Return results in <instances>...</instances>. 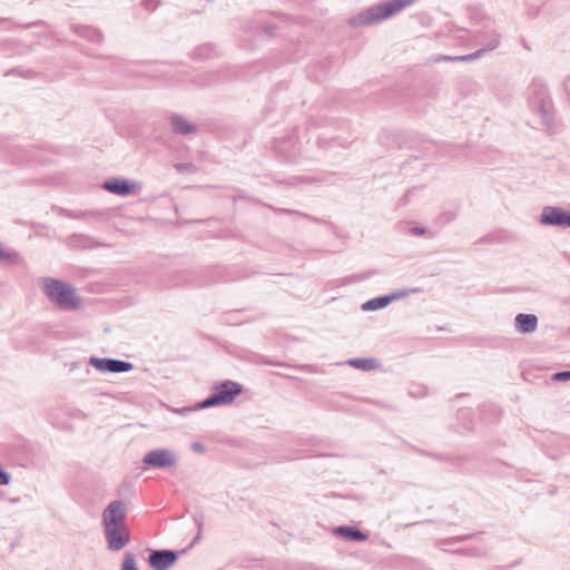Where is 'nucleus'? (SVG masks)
<instances>
[{"instance_id":"obj_35","label":"nucleus","mask_w":570,"mask_h":570,"mask_svg":"<svg viewBox=\"0 0 570 570\" xmlns=\"http://www.w3.org/2000/svg\"><path fill=\"white\" fill-rule=\"evenodd\" d=\"M274 29H275V28H274L273 26H268V27L266 28V30H265V31H266L267 33L272 35V33H273V31H274Z\"/></svg>"},{"instance_id":"obj_30","label":"nucleus","mask_w":570,"mask_h":570,"mask_svg":"<svg viewBox=\"0 0 570 570\" xmlns=\"http://www.w3.org/2000/svg\"><path fill=\"white\" fill-rule=\"evenodd\" d=\"M10 73H19L22 77L30 78L33 75V71H31V70L22 71V70H19V69H12L10 71Z\"/></svg>"},{"instance_id":"obj_14","label":"nucleus","mask_w":570,"mask_h":570,"mask_svg":"<svg viewBox=\"0 0 570 570\" xmlns=\"http://www.w3.org/2000/svg\"><path fill=\"white\" fill-rule=\"evenodd\" d=\"M171 129L175 134L187 136L196 130V126L180 115L174 114L170 117Z\"/></svg>"},{"instance_id":"obj_19","label":"nucleus","mask_w":570,"mask_h":570,"mask_svg":"<svg viewBox=\"0 0 570 570\" xmlns=\"http://www.w3.org/2000/svg\"><path fill=\"white\" fill-rule=\"evenodd\" d=\"M485 52V49H479L472 53L464 56H455V57H444V60H453V61H472L480 58Z\"/></svg>"},{"instance_id":"obj_4","label":"nucleus","mask_w":570,"mask_h":570,"mask_svg":"<svg viewBox=\"0 0 570 570\" xmlns=\"http://www.w3.org/2000/svg\"><path fill=\"white\" fill-rule=\"evenodd\" d=\"M42 283L45 295L57 307L65 311H76L80 307V297L76 293V287L69 283L52 277H43Z\"/></svg>"},{"instance_id":"obj_6","label":"nucleus","mask_w":570,"mask_h":570,"mask_svg":"<svg viewBox=\"0 0 570 570\" xmlns=\"http://www.w3.org/2000/svg\"><path fill=\"white\" fill-rule=\"evenodd\" d=\"M539 222L544 226L570 227V212L557 206H546Z\"/></svg>"},{"instance_id":"obj_34","label":"nucleus","mask_w":570,"mask_h":570,"mask_svg":"<svg viewBox=\"0 0 570 570\" xmlns=\"http://www.w3.org/2000/svg\"><path fill=\"white\" fill-rule=\"evenodd\" d=\"M538 12H539V7H538V8H535V9H532V8H531V9H529V11H528V13H529L530 16H532V17L537 16V14H538Z\"/></svg>"},{"instance_id":"obj_17","label":"nucleus","mask_w":570,"mask_h":570,"mask_svg":"<svg viewBox=\"0 0 570 570\" xmlns=\"http://www.w3.org/2000/svg\"><path fill=\"white\" fill-rule=\"evenodd\" d=\"M390 303H391V297H387L386 295H382V296H377V297L366 301L362 305V309L363 311H377V309L386 307Z\"/></svg>"},{"instance_id":"obj_1","label":"nucleus","mask_w":570,"mask_h":570,"mask_svg":"<svg viewBox=\"0 0 570 570\" xmlns=\"http://www.w3.org/2000/svg\"><path fill=\"white\" fill-rule=\"evenodd\" d=\"M126 519L127 507L121 500H114L104 509L101 525L109 551H120L130 542L131 533Z\"/></svg>"},{"instance_id":"obj_20","label":"nucleus","mask_w":570,"mask_h":570,"mask_svg":"<svg viewBox=\"0 0 570 570\" xmlns=\"http://www.w3.org/2000/svg\"><path fill=\"white\" fill-rule=\"evenodd\" d=\"M121 570H139L137 564H136V558H135V556L132 553L127 552L124 556V560H122V564H121Z\"/></svg>"},{"instance_id":"obj_24","label":"nucleus","mask_w":570,"mask_h":570,"mask_svg":"<svg viewBox=\"0 0 570 570\" xmlns=\"http://www.w3.org/2000/svg\"><path fill=\"white\" fill-rule=\"evenodd\" d=\"M283 213L285 214H297L299 216H303L305 217L306 219L313 222V223H317V224H328L327 222L323 220V219H320V218H316V217H313L311 215H307V214H304V213H301V212H295V210H291V209H282Z\"/></svg>"},{"instance_id":"obj_23","label":"nucleus","mask_w":570,"mask_h":570,"mask_svg":"<svg viewBox=\"0 0 570 570\" xmlns=\"http://www.w3.org/2000/svg\"><path fill=\"white\" fill-rule=\"evenodd\" d=\"M195 55L200 59H208L213 56V48L209 45L196 49Z\"/></svg>"},{"instance_id":"obj_7","label":"nucleus","mask_w":570,"mask_h":570,"mask_svg":"<svg viewBox=\"0 0 570 570\" xmlns=\"http://www.w3.org/2000/svg\"><path fill=\"white\" fill-rule=\"evenodd\" d=\"M89 364L104 373H127L134 368V364L130 362L110 357L91 356Z\"/></svg>"},{"instance_id":"obj_11","label":"nucleus","mask_w":570,"mask_h":570,"mask_svg":"<svg viewBox=\"0 0 570 570\" xmlns=\"http://www.w3.org/2000/svg\"><path fill=\"white\" fill-rule=\"evenodd\" d=\"M296 142H297V139H296L295 135H291L287 138L277 140L275 144V149L286 160L294 161L298 155V148L295 147Z\"/></svg>"},{"instance_id":"obj_8","label":"nucleus","mask_w":570,"mask_h":570,"mask_svg":"<svg viewBox=\"0 0 570 570\" xmlns=\"http://www.w3.org/2000/svg\"><path fill=\"white\" fill-rule=\"evenodd\" d=\"M144 464L151 468L165 469L177 463L175 453L167 449H156L149 451L142 459Z\"/></svg>"},{"instance_id":"obj_32","label":"nucleus","mask_w":570,"mask_h":570,"mask_svg":"<svg viewBox=\"0 0 570 570\" xmlns=\"http://www.w3.org/2000/svg\"><path fill=\"white\" fill-rule=\"evenodd\" d=\"M191 449H193L195 452L202 453V452H204L205 446H204V445H203V443H200V442H194V443L191 444Z\"/></svg>"},{"instance_id":"obj_31","label":"nucleus","mask_w":570,"mask_h":570,"mask_svg":"<svg viewBox=\"0 0 570 570\" xmlns=\"http://www.w3.org/2000/svg\"><path fill=\"white\" fill-rule=\"evenodd\" d=\"M563 88L567 94V98L570 101V77H567L563 81Z\"/></svg>"},{"instance_id":"obj_15","label":"nucleus","mask_w":570,"mask_h":570,"mask_svg":"<svg viewBox=\"0 0 570 570\" xmlns=\"http://www.w3.org/2000/svg\"><path fill=\"white\" fill-rule=\"evenodd\" d=\"M71 29L80 38L87 39L88 41L95 43L101 42L104 38L102 33L98 29L90 26L72 24Z\"/></svg>"},{"instance_id":"obj_10","label":"nucleus","mask_w":570,"mask_h":570,"mask_svg":"<svg viewBox=\"0 0 570 570\" xmlns=\"http://www.w3.org/2000/svg\"><path fill=\"white\" fill-rule=\"evenodd\" d=\"M137 187V183L122 177H111L104 181L102 188L117 196H129Z\"/></svg>"},{"instance_id":"obj_27","label":"nucleus","mask_w":570,"mask_h":570,"mask_svg":"<svg viewBox=\"0 0 570 570\" xmlns=\"http://www.w3.org/2000/svg\"><path fill=\"white\" fill-rule=\"evenodd\" d=\"M409 294L407 291H396V292H393L391 294H387L386 296L387 297H391V303L395 299H400L402 297H405L406 295Z\"/></svg>"},{"instance_id":"obj_5","label":"nucleus","mask_w":570,"mask_h":570,"mask_svg":"<svg viewBox=\"0 0 570 570\" xmlns=\"http://www.w3.org/2000/svg\"><path fill=\"white\" fill-rule=\"evenodd\" d=\"M243 385L225 380L213 386L212 393L205 400L198 404V409H208L219 405H227L234 402V400L243 393Z\"/></svg>"},{"instance_id":"obj_13","label":"nucleus","mask_w":570,"mask_h":570,"mask_svg":"<svg viewBox=\"0 0 570 570\" xmlns=\"http://www.w3.org/2000/svg\"><path fill=\"white\" fill-rule=\"evenodd\" d=\"M514 325L522 334L533 333L538 327V317L534 314L520 313L514 318Z\"/></svg>"},{"instance_id":"obj_2","label":"nucleus","mask_w":570,"mask_h":570,"mask_svg":"<svg viewBox=\"0 0 570 570\" xmlns=\"http://www.w3.org/2000/svg\"><path fill=\"white\" fill-rule=\"evenodd\" d=\"M529 106L532 112L538 115L540 126L552 132L556 126L554 107L547 83L534 78L529 87Z\"/></svg>"},{"instance_id":"obj_16","label":"nucleus","mask_w":570,"mask_h":570,"mask_svg":"<svg viewBox=\"0 0 570 570\" xmlns=\"http://www.w3.org/2000/svg\"><path fill=\"white\" fill-rule=\"evenodd\" d=\"M350 366L361 371H372L380 367V362L373 357H355L346 362Z\"/></svg>"},{"instance_id":"obj_22","label":"nucleus","mask_w":570,"mask_h":570,"mask_svg":"<svg viewBox=\"0 0 570 570\" xmlns=\"http://www.w3.org/2000/svg\"><path fill=\"white\" fill-rule=\"evenodd\" d=\"M194 521H195V524L197 527V534L194 538V540L191 541L190 547L194 546L195 543H197L200 540L202 533H203V527H204V518H203V515H195L194 517Z\"/></svg>"},{"instance_id":"obj_33","label":"nucleus","mask_w":570,"mask_h":570,"mask_svg":"<svg viewBox=\"0 0 570 570\" xmlns=\"http://www.w3.org/2000/svg\"><path fill=\"white\" fill-rule=\"evenodd\" d=\"M473 535L468 534V535H461V537L453 538L452 540L455 541V542H462V541L471 539Z\"/></svg>"},{"instance_id":"obj_26","label":"nucleus","mask_w":570,"mask_h":570,"mask_svg":"<svg viewBox=\"0 0 570 570\" xmlns=\"http://www.w3.org/2000/svg\"><path fill=\"white\" fill-rule=\"evenodd\" d=\"M552 380L556 382H566L570 380V370L557 372L552 375Z\"/></svg>"},{"instance_id":"obj_9","label":"nucleus","mask_w":570,"mask_h":570,"mask_svg":"<svg viewBox=\"0 0 570 570\" xmlns=\"http://www.w3.org/2000/svg\"><path fill=\"white\" fill-rule=\"evenodd\" d=\"M184 552H185V550H183L180 552L175 551V550H166V549L151 550L149 553V557H148V562H149V566L154 570H167L173 564L176 563V561L179 558V554L184 553Z\"/></svg>"},{"instance_id":"obj_29","label":"nucleus","mask_w":570,"mask_h":570,"mask_svg":"<svg viewBox=\"0 0 570 570\" xmlns=\"http://www.w3.org/2000/svg\"><path fill=\"white\" fill-rule=\"evenodd\" d=\"M157 2L154 0H146L144 1V6L148 11H154L157 8Z\"/></svg>"},{"instance_id":"obj_3","label":"nucleus","mask_w":570,"mask_h":570,"mask_svg":"<svg viewBox=\"0 0 570 570\" xmlns=\"http://www.w3.org/2000/svg\"><path fill=\"white\" fill-rule=\"evenodd\" d=\"M413 2L414 0H389L386 2H379L351 17L347 23L353 28L372 26L393 17Z\"/></svg>"},{"instance_id":"obj_25","label":"nucleus","mask_w":570,"mask_h":570,"mask_svg":"<svg viewBox=\"0 0 570 570\" xmlns=\"http://www.w3.org/2000/svg\"><path fill=\"white\" fill-rule=\"evenodd\" d=\"M174 167L178 173H194L195 171V166L190 163H176L174 165Z\"/></svg>"},{"instance_id":"obj_28","label":"nucleus","mask_w":570,"mask_h":570,"mask_svg":"<svg viewBox=\"0 0 570 570\" xmlns=\"http://www.w3.org/2000/svg\"><path fill=\"white\" fill-rule=\"evenodd\" d=\"M410 233L414 236H422L426 233V229L420 226H414L410 229Z\"/></svg>"},{"instance_id":"obj_18","label":"nucleus","mask_w":570,"mask_h":570,"mask_svg":"<svg viewBox=\"0 0 570 570\" xmlns=\"http://www.w3.org/2000/svg\"><path fill=\"white\" fill-rule=\"evenodd\" d=\"M20 262V256L14 250H8L3 247V245L0 243V263H8V264H18Z\"/></svg>"},{"instance_id":"obj_21","label":"nucleus","mask_w":570,"mask_h":570,"mask_svg":"<svg viewBox=\"0 0 570 570\" xmlns=\"http://www.w3.org/2000/svg\"><path fill=\"white\" fill-rule=\"evenodd\" d=\"M500 39H501L500 33L493 31L490 36L489 42H487L482 49H485V51L497 49L500 45Z\"/></svg>"},{"instance_id":"obj_12","label":"nucleus","mask_w":570,"mask_h":570,"mask_svg":"<svg viewBox=\"0 0 570 570\" xmlns=\"http://www.w3.org/2000/svg\"><path fill=\"white\" fill-rule=\"evenodd\" d=\"M333 533L346 541L363 542L368 539V535L353 525H340L334 528Z\"/></svg>"}]
</instances>
